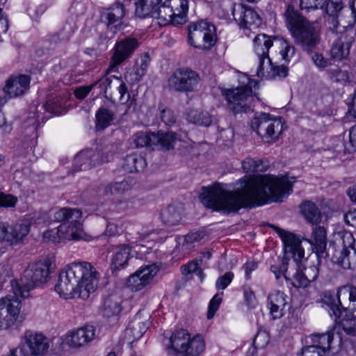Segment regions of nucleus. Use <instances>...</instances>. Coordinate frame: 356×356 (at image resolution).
Wrapping results in <instances>:
<instances>
[{
  "mask_svg": "<svg viewBox=\"0 0 356 356\" xmlns=\"http://www.w3.org/2000/svg\"><path fill=\"white\" fill-rule=\"evenodd\" d=\"M293 183L287 176H244L236 184L239 186L233 191L229 190L227 184L220 183L203 187L200 198L206 207L229 213L241 208L282 202L292 193Z\"/></svg>",
  "mask_w": 356,
  "mask_h": 356,
  "instance_id": "f257e3e1",
  "label": "nucleus"
},
{
  "mask_svg": "<svg viewBox=\"0 0 356 356\" xmlns=\"http://www.w3.org/2000/svg\"><path fill=\"white\" fill-rule=\"evenodd\" d=\"M52 266L49 258L45 257L30 263L21 280L11 282L13 294L0 298V329H8L16 322L21 309L19 297L26 298L35 286L46 283Z\"/></svg>",
  "mask_w": 356,
  "mask_h": 356,
  "instance_id": "f03ea898",
  "label": "nucleus"
},
{
  "mask_svg": "<svg viewBox=\"0 0 356 356\" xmlns=\"http://www.w3.org/2000/svg\"><path fill=\"white\" fill-rule=\"evenodd\" d=\"M98 282L99 274L90 263L73 262L60 271L55 291L66 300H86L96 291Z\"/></svg>",
  "mask_w": 356,
  "mask_h": 356,
  "instance_id": "7ed1b4c3",
  "label": "nucleus"
},
{
  "mask_svg": "<svg viewBox=\"0 0 356 356\" xmlns=\"http://www.w3.org/2000/svg\"><path fill=\"white\" fill-rule=\"evenodd\" d=\"M288 28L296 42L303 50L312 53L320 44V31L314 22H309L291 5L284 13Z\"/></svg>",
  "mask_w": 356,
  "mask_h": 356,
  "instance_id": "20e7f679",
  "label": "nucleus"
},
{
  "mask_svg": "<svg viewBox=\"0 0 356 356\" xmlns=\"http://www.w3.org/2000/svg\"><path fill=\"white\" fill-rule=\"evenodd\" d=\"M163 344L168 356H201L206 344L199 334L192 335L186 329H176L165 337Z\"/></svg>",
  "mask_w": 356,
  "mask_h": 356,
  "instance_id": "39448f33",
  "label": "nucleus"
},
{
  "mask_svg": "<svg viewBox=\"0 0 356 356\" xmlns=\"http://www.w3.org/2000/svg\"><path fill=\"white\" fill-rule=\"evenodd\" d=\"M238 82L240 86L232 89H223L222 95L225 97L228 107L234 113L252 111L254 102L252 87L257 85V82L243 73L238 75Z\"/></svg>",
  "mask_w": 356,
  "mask_h": 356,
  "instance_id": "423d86ee",
  "label": "nucleus"
},
{
  "mask_svg": "<svg viewBox=\"0 0 356 356\" xmlns=\"http://www.w3.org/2000/svg\"><path fill=\"white\" fill-rule=\"evenodd\" d=\"M251 128L268 143L277 140L284 130L281 118L272 117L269 113L256 114L251 120Z\"/></svg>",
  "mask_w": 356,
  "mask_h": 356,
  "instance_id": "0eeeda50",
  "label": "nucleus"
},
{
  "mask_svg": "<svg viewBox=\"0 0 356 356\" xmlns=\"http://www.w3.org/2000/svg\"><path fill=\"white\" fill-rule=\"evenodd\" d=\"M177 139V135L172 131L157 133L139 131L133 136V143L136 147H147L152 149H173Z\"/></svg>",
  "mask_w": 356,
  "mask_h": 356,
  "instance_id": "6e6552de",
  "label": "nucleus"
},
{
  "mask_svg": "<svg viewBox=\"0 0 356 356\" xmlns=\"http://www.w3.org/2000/svg\"><path fill=\"white\" fill-rule=\"evenodd\" d=\"M188 40L195 48L210 50L217 41L216 27L213 24L200 21L188 25Z\"/></svg>",
  "mask_w": 356,
  "mask_h": 356,
  "instance_id": "1a4fd4ad",
  "label": "nucleus"
},
{
  "mask_svg": "<svg viewBox=\"0 0 356 356\" xmlns=\"http://www.w3.org/2000/svg\"><path fill=\"white\" fill-rule=\"evenodd\" d=\"M200 81L199 74L190 68H178L168 79V87L175 91L193 92Z\"/></svg>",
  "mask_w": 356,
  "mask_h": 356,
  "instance_id": "9d476101",
  "label": "nucleus"
},
{
  "mask_svg": "<svg viewBox=\"0 0 356 356\" xmlns=\"http://www.w3.org/2000/svg\"><path fill=\"white\" fill-rule=\"evenodd\" d=\"M232 15L239 27L243 29L244 33L248 31L257 29L261 24V18L258 13L252 8L243 3H232L231 6Z\"/></svg>",
  "mask_w": 356,
  "mask_h": 356,
  "instance_id": "9b49d317",
  "label": "nucleus"
},
{
  "mask_svg": "<svg viewBox=\"0 0 356 356\" xmlns=\"http://www.w3.org/2000/svg\"><path fill=\"white\" fill-rule=\"evenodd\" d=\"M138 46V40L133 37H127L117 41L106 72H118V65L130 58Z\"/></svg>",
  "mask_w": 356,
  "mask_h": 356,
  "instance_id": "f8f14e48",
  "label": "nucleus"
},
{
  "mask_svg": "<svg viewBox=\"0 0 356 356\" xmlns=\"http://www.w3.org/2000/svg\"><path fill=\"white\" fill-rule=\"evenodd\" d=\"M275 37L265 33L257 35L252 40V51L257 67H259L260 73L264 69L270 67L269 50L273 45Z\"/></svg>",
  "mask_w": 356,
  "mask_h": 356,
  "instance_id": "ddd939ff",
  "label": "nucleus"
},
{
  "mask_svg": "<svg viewBox=\"0 0 356 356\" xmlns=\"http://www.w3.org/2000/svg\"><path fill=\"white\" fill-rule=\"evenodd\" d=\"M49 347L47 338L42 334L26 332L24 343L19 348L22 356H43Z\"/></svg>",
  "mask_w": 356,
  "mask_h": 356,
  "instance_id": "4468645a",
  "label": "nucleus"
},
{
  "mask_svg": "<svg viewBox=\"0 0 356 356\" xmlns=\"http://www.w3.org/2000/svg\"><path fill=\"white\" fill-rule=\"evenodd\" d=\"M31 80L29 75H13L6 81L3 93L13 99L22 97L29 90Z\"/></svg>",
  "mask_w": 356,
  "mask_h": 356,
  "instance_id": "2eb2a0df",
  "label": "nucleus"
},
{
  "mask_svg": "<svg viewBox=\"0 0 356 356\" xmlns=\"http://www.w3.org/2000/svg\"><path fill=\"white\" fill-rule=\"evenodd\" d=\"M108 161L107 156L103 157L99 151L90 149L80 152L74 159V171L90 170L92 167Z\"/></svg>",
  "mask_w": 356,
  "mask_h": 356,
  "instance_id": "dca6fc26",
  "label": "nucleus"
},
{
  "mask_svg": "<svg viewBox=\"0 0 356 356\" xmlns=\"http://www.w3.org/2000/svg\"><path fill=\"white\" fill-rule=\"evenodd\" d=\"M273 227L281 238L285 251L292 254L294 260L300 261L304 257L305 251L301 248V241L295 234L277 226L273 225Z\"/></svg>",
  "mask_w": 356,
  "mask_h": 356,
  "instance_id": "f3484780",
  "label": "nucleus"
},
{
  "mask_svg": "<svg viewBox=\"0 0 356 356\" xmlns=\"http://www.w3.org/2000/svg\"><path fill=\"white\" fill-rule=\"evenodd\" d=\"M348 286L339 289L337 293L332 291H325L323 295V301L327 306V310L330 316L335 321L339 320L342 314V310L346 309L341 302V296H347Z\"/></svg>",
  "mask_w": 356,
  "mask_h": 356,
  "instance_id": "a211bd4d",
  "label": "nucleus"
},
{
  "mask_svg": "<svg viewBox=\"0 0 356 356\" xmlns=\"http://www.w3.org/2000/svg\"><path fill=\"white\" fill-rule=\"evenodd\" d=\"M95 336V327L92 325H86L68 332L65 336V341L70 347L77 348L92 341Z\"/></svg>",
  "mask_w": 356,
  "mask_h": 356,
  "instance_id": "6ab92c4d",
  "label": "nucleus"
},
{
  "mask_svg": "<svg viewBox=\"0 0 356 356\" xmlns=\"http://www.w3.org/2000/svg\"><path fill=\"white\" fill-rule=\"evenodd\" d=\"M353 40V38L347 33L337 35L330 51L331 58L337 60L346 58L349 55Z\"/></svg>",
  "mask_w": 356,
  "mask_h": 356,
  "instance_id": "aec40b11",
  "label": "nucleus"
},
{
  "mask_svg": "<svg viewBox=\"0 0 356 356\" xmlns=\"http://www.w3.org/2000/svg\"><path fill=\"white\" fill-rule=\"evenodd\" d=\"M334 330H330L323 334H312L311 340L313 346L318 349V356H332V343L334 337Z\"/></svg>",
  "mask_w": 356,
  "mask_h": 356,
  "instance_id": "412c9836",
  "label": "nucleus"
},
{
  "mask_svg": "<svg viewBox=\"0 0 356 356\" xmlns=\"http://www.w3.org/2000/svg\"><path fill=\"white\" fill-rule=\"evenodd\" d=\"M77 220L74 222L61 224L57 229L56 234L58 240L54 239V242L62 241L79 240L81 238V225Z\"/></svg>",
  "mask_w": 356,
  "mask_h": 356,
  "instance_id": "4be33fe9",
  "label": "nucleus"
},
{
  "mask_svg": "<svg viewBox=\"0 0 356 356\" xmlns=\"http://www.w3.org/2000/svg\"><path fill=\"white\" fill-rule=\"evenodd\" d=\"M30 231V224L27 221L19 220L12 225H8L7 232V242L16 245L27 236Z\"/></svg>",
  "mask_w": 356,
  "mask_h": 356,
  "instance_id": "5701e85b",
  "label": "nucleus"
},
{
  "mask_svg": "<svg viewBox=\"0 0 356 356\" xmlns=\"http://www.w3.org/2000/svg\"><path fill=\"white\" fill-rule=\"evenodd\" d=\"M126 14V8L123 3L118 1L104 8L102 11L101 17L103 22L108 26L120 21Z\"/></svg>",
  "mask_w": 356,
  "mask_h": 356,
  "instance_id": "b1692460",
  "label": "nucleus"
},
{
  "mask_svg": "<svg viewBox=\"0 0 356 356\" xmlns=\"http://www.w3.org/2000/svg\"><path fill=\"white\" fill-rule=\"evenodd\" d=\"M309 243L315 249L317 257L322 256L325 253L327 247V232L325 228L323 226L315 227L312 231Z\"/></svg>",
  "mask_w": 356,
  "mask_h": 356,
  "instance_id": "393cba45",
  "label": "nucleus"
},
{
  "mask_svg": "<svg viewBox=\"0 0 356 356\" xmlns=\"http://www.w3.org/2000/svg\"><path fill=\"white\" fill-rule=\"evenodd\" d=\"M152 17L157 19L161 26H165L170 23L174 24L175 13L172 12L171 7L169 6L168 0H165L155 8V10H153Z\"/></svg>",
  "mask_w": 356,
  "mask_h": 356,
  "instance_id": "a878e982",
  "label": "nucleus"
},
{
  "mask_svg": "<svg viewBox=\"0 0 356 356\" xmlns=\"http://www.w3.org/2000/svg\"><path fill=\"white\" fill-rule=\"evenodd\" d=\"M169 6L175 13L174 24H182L186 21L188 10V2L187 0H168Z\"/></svg>",
  "mask_w": 356,
  "mask_h": 356,
  "instance_id": "bb28decb",
  "label": "nucleus"
},
{
  "mask_svg": "<svg viewBox=\"0 0 356 356\" xmlns=\"http://www.w3.org/2000/svg\"><path fill=\"white\" fill-rule=\"evenodd\" d=\"M289 69L284 65H274L270 59V67L264 69V71L260 73L259 67H257L256 75L259 78L266 79H276L284 78L288 75Z\"/></svg>",
  "mask_w": 356,
  "mask_h": 356,
  "instance_id": "cd10ccee",
  "label": "nucleus"
},
{
  "mask_svg": "<svg viewBox=\"0 0 356 356\" xmlns=\"http://www.w3.org/2000/svg\"><path fill=\"white\" fill-rule=\"evenodd\" d=\"M131 254V247L122 245L118 248L113 257L111 269L116 270L127 264Z\"/></svg>",
  "mask_w": 356,
  "mask_h": 356,
  "instance_id": "c85d7f7f",
  "label": "nucleus"
},
{
  "mask_svg": "<svg viewBox=\"0 0 356 356\" xmlns=\"http://www.w3.org/2000/svg\"><path fill=\"white\" fill-rule=\"evenodd\" d=\"M146 165L145 159L136 154L128 155L123 161L122 168L129 173H133L143 170Z\"/></svg>",
  "mask_w": 356,
  "mask_h": 356,
  "instance_id": "c756f323",
  "label": "nucleus"
},
{
  "mask_svg": "<svg viewBox=\"0 0 356 356\" xmlns=\"http://www.w3.org/2000/svg\"><path fill=\"white\" fill-rule=\"evenodd\" d=\"M82 212L78 209L63 207L54 213V220L57 222H74L81 217Z\"/></svg>",
  "mask_w": 356,
  "mask_h": 356,
  "instance_id": "7c9ffc66",
  "label": "nucleus"
},
{
  "mask_svg": "<svg viewBox=\"0 0 356 356\" xmlns=\"http://www.w3.org/2000/svg\"><path fill=\"white\" fill-rule=\"evenodd\" d=\"M301 212L306 220L312 223L317 224L321 220V213L316 204L307 201L301 205Z\"/></svg>",
  "mask_w": 356,
  "mask_h": 356,
  "instance_id": "2f4dec72",
  "label": "nucleus"
},
{
  "mask_svg": "<svg viewBox=\"0 0 356 356\" xmlns=\"http://www.w3.org/2000/svg\"><path fill=\"white\" fill-rule=\"evenodd\" d=\"M187 119L191 123L205 127L209 126L212 122L208 112L197 109H191L187 114Z\"/></svg>",
  "mask_w": 356,
  "mask_h": 356,
  "instance_id": "473e14b6",
  "label": "nucleus"
},
{
  "mask_svg": "<svg viewBox=\"0 0 356 356\" xmlns=\"http://www.w3.org/2000/svg\"><path fill=\"white\" fill-rule=\"evenodd\" d=\"M161 219L164 224L173 226L180 222L181 214L175 207L170 205L161 210Z\"/></svg>",
  "mask_w": 356,
  "mask_h": 356,
  "instance_id": "72a5a7b5",
  "label": "nucleus"
},
{
  "mask_svg": "<svg viewBox=\"0 0 356 356\" xmlns=\"http://www.w3.org/2000/svg\"><path fill=\"white\" fill-rule=\"evenodd\" d=\"M269 164L268 162L263 159H254L252 158H246L242 162V168L245 172H264L267 170Z\"/></svg>",
  "mask_w": 356,
  "mask_h": 356,
  "instance_id": "f704fd0d",
  "label": "nucleus"
},
{
  "mask_svg": "<svg viewBox=\"0 0 356 356\" xmlns=\"http://www.w3.org/2000/svg\"><path fill=\"white\" fill-rule=\"evenodd\" d=\"M96 127L97 130H104L111 124L114 120V113L106 108H100L96 113Z\"/></svg>",
  "mask_w": 356,
  "mask_h": 356,
  "instance_id": "c9c22d12",
  "label": "nucleus"
},
{
  "mask_svg": "<svg viewBox=\"0 0 356 356\" xmlns=\"http://www.w3.org/2000/svg\"><path fill=\"white\" fill-rule=\"evenodd\" d=\"M339 264L344 269H356V248L341 252L338 259Z\"/></svg>",
  "mask_w": 356,
  "mask_h": 356,
  "instance_id": "e433bc0d",
  "label": "nucleus"
},
{
  "mask_svg": "<svg viewBox=\"0 0 356 356\" xmlns=\"http://www.w3.org/2000/svg\"><path fill=\"white\" fill-rule=\"evenodd\" d=\"M345 315L341 316L338 320L342 329L346 333L350 335H355L356 332L355 321L356 318H353L350 314L346 309L343 310Z\"/></svg>",
  "mask_w": 356,
  "mask_h": 356,
  "instance_id": "4c0bfd02",
  "label": "nucleus"
},
{
  "mask_svg": "<svg viewBox=\"0 0 356 356\" xmlns=\"http://www.w3.org/2000/svg\"><path fill=\"white\" fill-rule=\"evenodd\" d=\"M122 311V307L119 302L113 298H108L104 301L103 315L109 318L113 316H118Z\"/></svg>",
  "mask_w": 356,
  "mask_h": 356,
  "instance_id": "58836bf2",
  "label": "nucleus"
},
{
  "mask_svg": "<svg viewBox=\"0 0 356 356\" xmlns=\"http://www.w3.org/2000/svg\"><path fill=\"white\" fill-rule=\"evenodd\" d=\"M107 73L106 72L105 75L99 78L97 81L94 82L95 86H99L101 89V91L103 92L106 98L111 99V101H115V98L113 97V93L111 92V89L112 87V80L111 77H108Z\"/></svg>",
  "mask_w": 356,
  "mask_h": 356,
  "instance_id": "ea45409f",
  "label": "nucleus"
},
{
  "mask_svg": "<svg viewBox=\"0 0 356 356\" xmlns=\"http://www.w3.org/2000/svg\"><path fill=\"white\" fill-rule=\"evenodd\" d=\"M329 78L335 82L346 83L349 79V74L347 70H342L341 67L335 66L327 70Z\"/></svg>",
  "mask_w": 356,
  "mask_h": 356,
  "instance_id": "a19ab883",
  "label": "nucleus"
},
{
  "mask_svg": "<svg viewBox=\"0 0 356 356\" xmlns=\"http://www.w3.org/2000/svg\"><path fill=\"white\" fill-rule=\"evenodd\" d=\"M159 270V266L156 264H152L145 266H142L137 270L138 274L144 280L147 284H149L153 277L156 275Z\"/></svg>",
  "mask_w": 356,
  "mask_h": 356,
  "instance_id": "79ce46f5",
  "label": "nucleus"
},
{
  "mask_svg": "<svg viewBox=\"0 0 356 356\" xmlns=\"http://www.w3.org/2000/svg\"><path fill=\"white\" fill-rule=\"evenodd\" d=\"M45 111L58 115L63 113V104L62 99L59 97H54L48 99L45 104L43 106Z\"/></svg>",
  "mask_w": 356,
  "mask_h": 356,
  "instance_id": "37998d69",
  "label": "nucleus"
},
{
  "mask_svg": "<svg viewBox=\"0 0 356 356\" xmlns=\"http://www.w3.org/2000/svg\"><path fill=\"white\" fill-rule=\"evenodd\" d=\"M153 10L155 8L148 5L146 0H139L136 3V15L140 18L152 17Z\"/></svg>",
  "mask_w": 356,
  "mask_h": 356,
  "instance_id": "c03bdc74",
  "label": "nucleus"
},
{
  "mask_svg": "<svg viewBox=\"0 0 356 356\" xmlns=\"http://www.w3.org/2000/svg\"><path fill=\"white\" fill-rule=\"evenodd\" d=\"M145 280V279L143 280L136 271L134 274L129 277L127 281V285L131 291H138L147 285V283Z\"/></svg>",
  "mask_w": 356,
  "mask_h": 356,
  "instance_id": "a18cd8bd",
  "label": "nucleus"
},
{
  "mask_svg": "<svg viewBox=\"0 0 356 356\" xmlns=\"http://www.w3.org/2000/svg\"><path fill=\"white\" fill-rule=\"evenodd\" d=\"M287 296L281 291H275L270 293L268 297V305H279V307H286Z\"/></svg>",
  "mask_w": 356,
  "mask_h": 356,
  "instance_id": "49530a36",
  "label": "nucleus"
},
{
  "mask_svg": "<svg viewBox=\"0 0 356 356\" xmlns=\"http://www.w3.org/2000/svg\"><path fill=\"white\" fill-rule=\"evenodd\" d=\"M281 47L282 49L280 51V55L286 63H289L291 58L295 56L296 48L287 40L282 41Z\"/></svg>",
  "mask_w": 356,
  "mask_h": 356,
  "instance_id": "de8ad7c7",
  "label": "nucleus"
},
{
  "mask_svg": "<svg viewBox=\"0 0 356 356\" xmlns=\"http://www.w3.org/2000/svg\"><path fill=\"white\" fill-rule=\"evenodd\" d=\"M340 239L339 243L343 247L341 251H345L346 250H350L355 248L354 245L355 243V239L351 232H343L339 234Z\"/></svg>",
  "mask_w": 356,
  "mask_h": 356,
  "instance_id": "09e8293b",
  "label": "nucleus"
},
{
  "mask_svg": "<svg viewBox=\"0 0 356 356\" xmlns=\"http://www.w3.org/2000/svg\"><path fill=\"white\" fill-rule=\"evenodd\" d=\"M327 0H300V6L302 10L307 11L321 9L324 7Z\"/></svg>",
  "mask_w": 356,
  "mask_h": 356,
  "instance_id": "8fccbe9b",
  "label": "nucleus"
},
{
  "mask_svg": "<svg viewBox=\"0 0 356 356\" xmlns=\"http://www.w3.org/2000/svg\"><path fill=\"white\" fill-rule=\"evenodd\" d=\"M113 77L118 82V85L115 86V88L120 95L119 101L121 104H126L130 98V95L128 92L127 87L125 83H124L120 79L115 77V76Z\"/></svg>",
  "mask_w": 356,
  "mask_h": 356,
  "instance_id": "3c124183",
  "label": "nucleus"
},
{
  "mask_svg": "<svg viewBox=\"0 0 356 356\" xmlns=\"http://www.w3.org/2000/svg\"><path fill=\"white\" fill-rule=\"evenodd\" d=\"M347 291V296H348L349 299V305L346 310L353 316V318H356V287L353 286H348Z\"/></svg>",
  "mask_w": 356,
  "mask_h": 356,
  "instance_id": "603ef678",
  "label": "nucleus"
},
{
  "mask_svg": "<svg viewBox=\"0 0 356 356\" xmlns=\"http://www.w3.org/2000/svg\"><path fill=\"white\" fill-rule=\"evenodd\" d=\"M234 275L232 272H227L223 275L220 276L216 282V288L218 290L225 289L232 282Z\"/></svg>",
  "mask_w": 356,
  "mask_h": 356,
  "instance_id": "864d4df0",
  "label": "nucleus"
},
{
  "mask_svg": "<svg viewBox=\"0 0 356 356\" xmlns=\"http://www.w3.org/2000/svg\"><path fill=\"white\" fill-rule=\"evenodd\" d=\"M325 11L330 16H335L342 9V0L326 1Z\"/></svg>",
  "mask_w": 356,
  "mask_h": 356,
  "instance_id": "5fc2aeb1",
  "label": "nucleus"
},
{
  "mask_svg": "<svg viewBox=\"0 0 356 356\" xmlns=\"http://www.w3.org/2000/svg\"><path fill=\"white\" fill-rule=\"evenodd\" d=\"M159 109L161 110V119L165 124L170 126L175 122V116L172 111L170 108H164L163 106H160Z\"/></svg>",
  "mask_w": 356,
  "mask_h": 356,
  "instance_id": "6e6d98bb",
  "label": "nucleus"
},
{
  "mask_svg": "<svg viewBox=\"0 0 356 356\" xmlns=\"http://www.w3.org/2000/svg\"><path fill=\"white\" fill-rule=\"evenodd\" d=\"M222 302V298L219 296L218 294H216L210 300L208 312H207V318L211 319L213 317L215 313L218 309L220 303Z\"/></svg>",
  "mask_w": 356,
  "mask_h": 356,
  "instance_id": "4d7b16f0",
  "label": "nucleus"
},
{
  "mask_svg": "<svg viewBox=\"0 0 356 356\" xmlns=\"http://www.w3.org/2000/svg\"><path fill=\"white\" fill-rule=\"evenodd\" d=\"M17 201V197L13 195L0 193V207H14Z\"/></svg>",
  "mask_w": 356,
  "mask_h": 356,
  "instance_id": "13d9d810",
  "label": "nucleus"
},
{
  "mask_svg": "<svg viewBox=\"0 0 356 356\" xmlns=\"http://www.w3.org/2000/svg\"><path fill=\"white\" fill-rule=\"evenodd\" d=\"M259 263L255 261H247L243 266L242 268L245 273V279L248 281L251 279V274L253 271L258 268Z\"/></svg>",
  "mask_w": 356,
  "mask_h": 356,
  "instance_id": "bf43d9fd",
  "label": "nucleus"
},
{
  "mask_svg": "<svg viewBox=\"0 0 356 356\" xmlns=\"http://www.w3.org/2000/svg\"><path fill=\"white\" fill-rule=\"evenodd\" d=\"M243 297L248 307H254L257 302L256 297L254 291L250 286L243 288Z\"/></svg>",
  "mask_w": 356,
  "mask_h": 356,
  "instance_id": "052dcab7",
  "label": "nucleus"
},
{
  "mask_svg": "<svg viewBox=\"0 0 356 356\" xmlns=\"http://www.w3.org/2000/svg\"><path fill=\"white\" fill-rule=\"evenodd\" d=\"M131 188V185L127 180L114 182V191L115 195H122L129 191Z\"/></svg>",
  "mask_w": 356,
  "mask_h": 356,
  "instance_id": "680f3d73",
  "label": "nucleus"
},
{
  "mask_svg": "<svg viewBox=\"0 0 356 356\" xmlns=\"http://www.w3.org/2000/svg\"><path fill=\"white\" fill-rule=\"evenodd\" d=\"M95 86V83H92L88 86H80L78 87L74 90V95L79 99H83L89 92L93 89Z\"/></svg>",
  "mask_w": 356,
  "mask_h": 356,
  "instance_id": "e2e57ef3",
  "label": "nucleus"
},
{
  "mask_svg": "<svg viewBox=\"0 0 356 356\" xmlns=\"http://www.w3.org/2000/svg\"><path fill=\"white\" fill-rule=\"evenodd\" d=\"M128 74L130 81H131L132 83L139 82L141 80L142 77L145 74V73L140 69V67H138V64H136L134 67L132 71H131Z\"/></svg>",
  "mask_w": 356,
  "mask_h": 356,
  "instance_id": "0e129e2a",
  "label": "nucleus"
},
{
  "mask_svg": "<svg viewBox=\"0 0 356 356\" xmlns=\"http://www.w3.org/2000/svg\"><path fill=\"white\" fill-rule=\"evenodd\" d=\"M312 58L314 65L319 69H325L330 63L329 60L324 58L321 54L316 53L312 56Z\"/></svg>",
  "mask_w": 356,
  "mask_h": 356,
  "instance_id": "69168bd1",
  "label": "nucleus"
},
{
  "mask_svg": "<svg viewBox=\"0 0 356 356\" xmlns=\"http://www.w3.org/2000/svg\"><path fill=\"white\" fill-rule=\"evenodd\" d=\"M304 273L305 274L306 279L307 280H310V282H314L318 276L319 270L317 266L313 265L308 267L305 268Z\"/></svg>",
  "mask_w": 356,
  "mask_h": 356,
  "instance_id": "338daca9",
  "label": "nucleus"
},
{
  "mask_svg": "<svg viewBox=\"0 0 356 356\" xmlns=\"http://www.w3.org/2000/svg\"><path fill=\"white\" fill-rule=\"evenodd\" d=\"M318 349L316 346H307L302 348L301 351L298 353L297 356H318Z\"/></svg>",
  "mask_w": 356,
  "mask_h": 356,
  "instance_id": "774afa93",
  "label": "nucleus"
}]
</instances>
